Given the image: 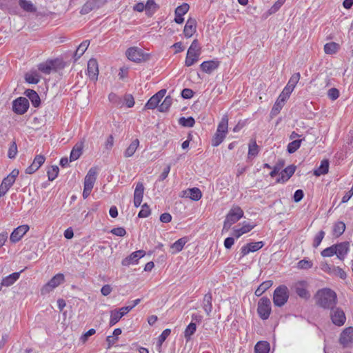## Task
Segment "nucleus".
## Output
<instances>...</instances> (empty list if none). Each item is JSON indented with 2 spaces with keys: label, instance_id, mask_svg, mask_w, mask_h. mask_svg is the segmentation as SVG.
Masks as SVG:
<instances>
[{
  "label": "nucleus",
  "instance_id": "nucleus-59",
  "mask_svg": "<svg viewBox=\"0 0 353 353\" xmlns=\"http://www.w3.org/2000/svg\"><path fill=\"white\" fill-rule=\"evenodd\" d=\"M312 262L306 259L301 260L297 264V267L299 269L307 270L312 268Z\"/></svg>",
  "mask_w": 353,
  "mask_h": 353
},
{
  "label": "nucleus",
  "instance_id": "nucleus-11",
  "mask_svg": "<svg viewBox=\"0 0 353 353\" xmlns=\"http://www.w3.org/2000/svg\"><path fill=\"white\" fill-rule=\"evenodd\" d=\"M29 226L28 225H21L15 228L11 233L10 236V241L12 243H17L19 241L21 238L27 233L29 230Z\"/></svg>",
  "mask_w": 353,
  "mask_h": 353
},
{
  "label": "nucleus",
  "instance_id": "nucleus-28",
  "mask_svg": "<svg viewBox=\"0 0 353 353\" xmlns=\"http://www.w3.org/2000/svg\"><path fill=\"white\" fill-rule=\"evenodd\" d=\"M83 148V143L82 142L77 143L73 147L70 155V161H74L77 160L82 154Z\"/></svg>",
  "mask_w": 353,
  "mask_h": 353
},
{
  "label": "nucleus",
  "instance_id": "nucleus-63",
  "mask_svg": "<svg viewBox=\"0 0 353 353\" xmlns=\"http://www.w3.org/2000/svg\"><path fill=\"white\" fill-rule=\"evenodd\" d=\"M285 0H278L270 8L269 13L273 14L277 12L281 6L284 3Z\"/></svg>",
  "mask_w": 353,
  "mask_h": 353
},
{
  "label": "nucleus",
  "instance_id": "nucleus-15",
  "mask_svg": "<svg viewBox=\"0 0 353 353\" xmlns=\"http://www.w3.org/2000/svg\"><path fill=\"white\" fill-rule=\"evenodd\" d=\"M264 245V243L263 241H258V242H254V243H247L244 246H243L241 249V257L245 256V255L248 254L250 252H256L261 248H263Z\"/></svg>",
  "mask_w": 353,
  "mask_h": 353
},
{
  "label": "nucleus",
  "instance_id": "nucleus-24",
  "mask_svg": "<svg viewBox=\"0 0 353 353\" xmlns=\"http://www.w3.org/2000/svg\"><path fill=\"white\" fill-rule=\"evenodd\" d=\"M19 6L25 12L34 13L37 8L30 0H18Z\"/></svg>",
  "mask_w": 353,
  "mask_h": 353
},
{
  "label": "nucleus",
  "instance_id": "nucleus-41",
  "mask_svg": "<svg viewBox=\"0 0 353 353\" xmlns=\"http://www.w3.org/2000/svg\"><path fill=\"white\" fill-rule=\"evenodd\" d=\"M54 68V61H50L45 63H40L38 69L44 74H49Z\"/></svg>",
  "mask_w": 353,
  "mask_h": 353
},
{
  "label": "nucleus",
  "instance_id": "nucleus-25",
  "mask_svg": "<svg viewBox=\"0 0 353 353\" xmlns=\"http://www.w3.org/2000/svg\"><path fill=\"white\" fill-rule=\"evenodd\" d=\"M21 272H23V270L19 272H14L3 278L1 280V285H3L5 287H10L12 285L19 279Z\"/></svg>",
  "mask_w": 353,
  "mask_h": 353
},
{
  "label": "nucleus",
  "instance_id": "nucleus-43",
  "mask_svg": "<svg viewBox=\"0 0 353 353\" xmlns=\"http://www.w3.org/2000/svg\"><path fill=\"white\" fill-rule=\"evenodd\" d=\"M259 146L256 144V141H254L252 143L249 144L248 158L252 159L255 157L259 154Z\"/></svg>",
  "mask_w": 353,
  "mask_h": 353
},
{
  "label": "nucleus",
  "instance_id": "nucleus-46",
  "mask_svg": "<svg viewBox=\"0 0 353 353\" xmlns=\"http://www.w3.org/2000/svg\"><path fill=\"white\" fill-rule=\"evenodd\" d=\"M303 139L294 140L288 145V152L290 154L295 152L301 146Z\"/></svg>",
  "mask_w": 353,
  "mask_h": 353
},
{
  "label": "nucleus",
  "instance_id": "nucleus-10",
  "mask_svg": "<svg viewBox=\"0 0 353 353\" xmlns=\"http://www.w3.org/2000/svg\"><path fill=\"white\" fill-rule=\"evenodd\" d=\"M166 94V90L162 89L159 90L157 93L153 95L146 103L145 108L149 110H153L156 108L161 100L164 97Z\"/></svg>",
  "mask_w": 353,
  "mask_h": 353
},
{
  "label": "nucleus",
  "instance_id": "nucleus-56",
  "mask_svg": "<svg viewBox=\"0 0 353 353\" xmlns=\"http://www.w3.org/2000/svg\"><path fill=\"white\" fill-rule=\"evenodd\" d=\"M25 79L29 83L37 84L39 81V77L37 74H26Z\"/></svg>",
  "mask_w": 353,
  "mask_h": 353
},
{
  "label": "nucleus",
  "instance_id": "nucleus-57",
  "mask_svg": "<svg viewBox=\"0 0 353 353\" xmlns=\"http://www.w3.org/2000/svg\"><path fill=\"white\" fill-rule=\"evenodd\" d=\"M324 236H325V232L323 230L319 231L314 239L313 247L317 248L321 244Z\"/></svg>",
  "mask_w": 353,
  "mask_h": 353
},
{
  "label": "nucleus",
  "instance_id": "nucleus-1",
  "mask_svg": "<svg viewBox=\"0 0 353 353\" xmlns=\"http://www.w3.org/2000/svg\"><path fill=\"white\" fill-rule=\"evenodd\" d=\"M350 251V243L343 241L334 244L321 251V256L323 257H331L334 254L340 261H344Z\"/></svg>",
  "mask_w": 353,
  "mask_h": 353
},
{
  "label": "nucleus",
  "instance_id": "nucleus-44",
  "mask_svg": "<svg viewBox=\"0 0 353 353\" xmlns=\"http://www.w3.org/2000/svg\"><path fill=\"white\" fill-rule=\"evenodd\" d=\"M172 102V99L170 96H167L163 101L159 105V110L160 112H166L170 107Z\"/></svg>",
  "mask_w": 353,
  "mask_h": 353
},
{
  "label": "nucleus",
  "instance_id": "nucleus-54",
  "mask_svg": "<svg viewBox=\"0 0 353 353\" xmlns=\"http://www.w3.org/2000/svg\"><path fill=\"white\" fill-rule=\"evenodd\" d=\"M332 274L342 279H345L347 277L345 272L339 266H334Z\"/></svg>",
  "mask_w": 353,
  "mask_h": 353
},
{
  "label": "nucleus",
  "instance_id": "nucleus-16",
  "mask_svg": "<svg viewBox=\"0 0 353 353\" xmlns=\"http://www.w3.org/2000/svg\"><path fill=\"white\" fill-rule=\"evenodd\" d=\"M339 342L343 346H347L353 342V327H348L341 333Z\"/></svg>",
  "mask_w": 353,
  "mask_h": 353
},
{
  "label": "nucleus",
  "instance_id": "nucleus-21",
  "mask_svg": "<svg viewBox=\"0 0 353 353\" xmlns=\"http://www.w3.org/2000/svg\"><path fill=\"white\" fill-rule=\"evenodd\" d=\"M294 290L296 294L304 299H308L310 297L309 291L306 289V283L301 281L295 284Z\"/></svg>",
  "mask_w": 353,
  "mask_h": 353
},
{
  "label": "nucleus",
  "instance_id": "nucleus-30",
  "mask_svg": "<svg viewBox=\"0 0 353 353\" xmlns=\"http://www.w3.org/2000/svg\"><path fill=\"white\" fill-rule=\"evenodd\" d=\"M329 170V161L327 159H323L321 162L320 166L314 171V174L316 176L325 174Z\"/></svg>",
  "mask_w": 353,
  "mask_h": 353
},
{
  "label": "nucleus",
  "instance_id": "nucleus-29",
  "mask_svg": "<svg viewBox=\"0 0 353 353\" xmlns=\"http://www.w3.org/2000/svg\"><path fill=\"white\" fill-rule=\"evenodd\" d=\"M14 181L15 180L8 176L3 179L0 185V196H4L7 193Z\"/></svg>",
  "mask_w": 353,
  "mask_h": 353
},
{
  "label": "nucleus",
  "instance_id": "nucleus-2",
  "mask_svg": "<svg viewBox=\"0 0 353 353\" xmlns=\"http://www.w3.org/2000/svg\"><path fill=\"white\" fill-rule=\"evenodd\" d=\"M316 299L317 304L325 309L334 307L337 301L336 292L327 288L318 291Z\"/></svg>",
  "mask_w": 353,
  "mask_h": 353
},
{
  "label": "nucleus",
  "instance_id": "nucleus-39",
  "mask_svg": "<svg viewBox=\"0 0 353 353\" xmlns=\"http://www.w3.org/2000/svg\"><path fill=\"white\" fill-rule=\"evenodd\" d=\"M123 316L119 310H113L110 312V326L114 325Z\"/></svg>",
  "mask_w": 353,
  "mask_h": 353
},
{
  "label": "nucleus",
  "instance_id": "nucleus-12",
  "mask_svg": "<svg viewBox=\"0 0 353 353\" xmlns=\"http://www.w3.org/2000/svg\"><path fill=\"white\" fill-rule=\"evenodd\" d=\"M145 254V252L143 250L134 252L130 255L123 259L121 264L123 266H129L131 264L137 263L139 259L144 256Z\"/></svg>",
  "mask_w": 353,
  "mask_h": 353
},
{
  "label": "nucleus",
  "instance_id": "nucleus-19",
  "mask_svg": "<svg viewBox=\"0 0 353 353\" xmlns=\"http://www.w3.org/2000/svg\"><path fill=\"white\" fill-rule=\"evenodd\" d=\"M144 192V186L143 183L139 182L137 183L134 192V205L136 208L140 206Z\"/></svg>",
  "mask_w": 353,
  "mask_h": 353
},
{
  "label": "nucleus",
  "instance_id": "nucleus-5",
  "mask_svg": "<svg viewBox=\"0 0 353 353\" xmlns=\"http://www.w3.org/2000/svg\"><path fill=\"white\" fill-rule=\"evenodd\" d=\"M288 299L289 290L285 285H279L274 290L273 294V303L275 306L282 307L287 303Z\"/></svg>",
  "mask_w": 353,
  "mask_h": 353
},
{
  "label": "nucleus",
  "instance_id": "nucleus-62",
  "mask_svg": "<svg viewBox=\"0 0 353 353\" xmlns=\"http://www.w3.org/2000/svg\"><path fill=\"white\" fill-rule=\"evenodd\" d=\"M327 96L331 100L334 101L339 98V91L335 88H330L327 92Z\"/></svg>",
  "mask_w": 353,
  "mask_h": 353
},
{
  "label": "nucleus",
  "instance_id": "nucleus-50",
  "mask_svg": "<svg viewBox=\"0 0 353 353\" xmlns=\"http://www.w3.org/2000/svg\"><path fill=\"white\" fill-rule=\"evenodd\" d=\"M179 123L180 125L185 127H193L195 121L192 117L188 118L181 117L179 119Z\"/></svg>",
  "mask_w": 353,
  "mask_h": 353
},
{
  "label": "nucleus",
  "instance_id": "nucleus-37",
  "mask_svg": "<svg viewBox=\"0 0 353 353\" xmlns=\"http://www.w3.org/2000/svg\"><path fill=\"white\" fill-rule=\"evenodd\" d=\"M145 6V13L148 16H152L159 8V6L154 2V0H148Z\"/></svg>",
  "mask_w": 353,
  "mask_h": 353
},
{
  "label": "nucleus",
  "instance_id": "nucleus-33",
  "mask_svg": "<svg viewBox=\"0 0 353 353\" xmlns=\"http://www.w3.org/2000/svg\"><path fill=\"white\" fill-rule=\"evenodd\" d=\"M90 41L88 40L83 41L77 48L74 54V60L77 61L78 59H79L85 52L88 47L89 46Z\"/></svg>",
  "mask_w": 353,
  "mask_h": 353
},
{
  "label": "nucleus",
  "instance_id": "nucleus-13",
  "mask_svg": "<svg viewBox=\"0 0 353 353\" xmlns=\"http://www.w3.org/2000/svg\"><path fill=\"white\" fill-rule=\"evenodd\" d=\"M87 70L90 80L97 81L99 75V68L97 59L92 58L88 61Z\"/></svg>",
  "mask_w": 353,
  "mask_h": 353
},
{
  "label": "nucleus",
  "instance_id": "nucleus-17",
  "mask_svg": "<svg viewBox=\"0 0 353 353\" xmlns=\"http://www.w3.org/2000/svg\"><path fill=\"white\" fill-rule=\"evenodd\" d=\"M46 158L43 155H37L32 164L26 170V173L33 174L45 162Z\"/></svg>",
  "mask_w": 353,
  "mask_h": 353
},
{
  "label": "nucleus",
  "instance_id": "nucleus-7",
  "mask_svg": "<svg viewBox=\"0 0 353 353\" xmlns=\"http://www.w3.org/2000/svg\"><path fill=\"white\" fill-rule=\"evenodd\" d=\"M64 281L65 277L63 274H57L41 288V294H46L49 293L55 288L63 283Z\"/></svg>",
  "mask_w": 353,
  "mask_h": 353
},
{
  "label": "nucleus",
  "instance_id": "nucleus-38",
  "mask_svg": "<svg viewBox=\"0 0 353 353\" xmlns=\"http://www.w3.org/2000/svg\"><path fill=\"white\" fill-rule=\"evenodd\" d=\"M340 46L335 42H330L324 46V52L327 54H333L338 52Z\"/></svg>",
  "mask_w": 353,
  "mask_h": 353
},
{
  "label": "nucleus",
  "instance_id": "nucleus-9",
  "mask_svg": "<svg viewBox=\"0 0 353 353\" xmlns=\"http://www.w3.org/2000/svg\"><path fill=\"white\" fill-rule=\"evenodd\" d=\"M29 108L28 99L20 97L12 102V110L17 114H23Z\"/></svg>",
  "mask_w": 353,
  "mask_h": 353
},
{
  "label": "nucleus",
  "instance_id": "nucleus-27",
  "mask_svg": "<svg viewBox=\"0 0 353 353\" xmlns=\"http://www.w3.org/2000/svg\"><path fill=\"white\" fill-rule=\"evenodd\" d=\"M25 94L31 101V103L34 107L37 108L40 105V97L34 90L28 89L26 90Z\"/></svg>",
  "mask_w": 353,
  "mask_h": 353
},
{
  "label": "nucleus",
  "instance_id": "nucleus-20",
  "mask_svg": "<svg viewBox=\"0 0 353 353\" xmlns=\"http://www.w3.org/2000/svg\"><path fill=\"white\" fill-rule=\"evenodd\" d=\"M103 5V3H100L97 0H88L86 3L82 6L80 13L81 14H86L90 12L92 10L99 8Z\"/></svg>",
  "mask_w": 353,
  "mask_h": 353
},
{
  "label": "nucleus",
  "instance_id": "nucleus-40",
  "mask_svg": "<svg viewBox=\"0 0 353 353\" xmlns=\"http://www.w3.org/2000/svg\"><path fill=\"white\" fill-rule=\"evenodd\" d=\"M196 330V325L195 323L191 322L185 328L184 332V337L187 341L190 340L191 336Z\"/></svg>",
  "mask_w": 353,
  "mask_h": 353
},
{
  "label": "nucleus",
  "instance_id": "nucleus-47",
  "mask_svg": "<svg viewBox=\"0 0 353 353\" xmlns=\"http://www.w3.org/2000/svg\"><path fill=\"white\" fill-rule=\"evenodd\" d=\"M225 137V134L219 133L218 132H216L212 140V146L217 147L218 145H219L223 142Z\"/></svg>",
  "mask_w": 353,
  "mask_h": 353
},
{
  "label": "nucleus",
  "instance_id": "nucleus-48",
  "mask_svg": "<svg viewBox=\"0 0 353 353\" xmlns=\"http://www.w3.org/2000/svg\"><path fill=\"white\" fill-rule=\"evenodd\" d=\"M59 171V167L57 165H52L50 168H49L48 170V180L50 181L54 180L58 176Z\"/></svg>",
  "mask_w": 353,
  "mask_h": 353
},
{
  "label": "nucleus",
  "instance_id": "nucleus-22",
  "mask_svg": "<svg viewBox=\"0 0 353 353\" xmlns=\"http://www.w3.org/2000/svg\"><path fill=\"white\" fill-rule=\"evenodd\" d=\"M219 63L220 62L215 59L206 61H203L201 64L200 67L203 72L208 74H210L211 72H212V71H214L219 67Z\"/></svg>",
  "mask_w": 353,
  "mask_h": 353
},
{
  "label": "nucleus",
  "instance_id": "nucleus-26",
  "mask_svg": "<svg viewBox=\"0 0 353 353\" xmlns=\"http://www.w3.org/2000/svg\"><path fill=\"white\" fill-rule=\"evenodd\" d=\"M212 294L210 293H208V294H205L203 299L202 307L208 316H210V313L212 310Z\"/></svg>",
  "mask_w": 353,
  "mask_h": 353
},
{
  "label": "nucleus",
  "instance_id": "nucleus-45",
  "mask_svg": "<svg viewBox=\"0 0 353 353\" xmlns=\"http://www.w3.org/2000/svg\"><path fill=\"white\" fill-rule=\"evenodd\" d=\"M186 243V238H181L172 245L171 248L173 249L176 252H180L181 250H182L183 246Z\"/></svg>",
  "mask_w": 353,
  "mask_h": 353
},
{
  "label": "nucleus",
  "instance_id": "nucleus-58",
  "mask_svg": "<svg viewBox=\"0 0 353 353\" xmlns=\"http://www.w3.org/2000/svg\"><path fill=\"white\" fill-rule=\"evenodd\" d=\"M284 104L285 103L277 99L274 105H273L271 113L274 115L279 114L282 108L283 107Z\"/></svg>",
  "mask_w": 353,
  "mask_h": 353
},
{
  "label": "nucleus",
  "instance_id": "nucleus-60",
  "mask_svg": "<svg viewBox=\"0 0 353 353\" xmlns=\"http://www.w3.org/2000/svg\"><path fill=\"white\" fill-rule=\"evenodd\" d=\"M17 154V145L16 143L14 141L10 145L8 152V157L10 159H14Z\"/></svg>",
  "mask_w": 353,
  "mask_h": 353
},
{
  "label": "nucleus",
  "instance_id": "nucleus-49",
  "mask_svg": "<svg viewBox=\"0 0 353 353\" xmlns=\"http://www.w3.org/2000/svg\"><path fill=\"white\" fill-rule=\"evenodd\" d=\"M301 74L299 72H296L293 74L290 80L288 81L287 85H290V88H292L293 90L296 87L297 83L300 80Z\"/></svg>",
  "mask_w": 353,
  "mask_h": 353
},
{
  "label": "nucleus",
  "instance_id": "nucleus-53",
  "mask_svg": "<svg viewBox=\"0 0 353 353\" xmlns=\"http://www.w3.org/2000/svg\"><path fill=\"white\" fill-rule=\"evenodd\" d=\"M171 330L170 329H165L163 331L161 334L159 336L157 345L160 347L163 343L166 340L168 336L170 334Z\"/></svg>",
  "mask_w": 353,
  "mask_h": 353
},
{
  "label": "nucleus",
  "instance_id": "nucleus-55",
  "mask_svg": "<svg viewBox=\"0 0 353 353\" xmlns=\"http://www.w3.org/2000/svg\"><path fill=\"white\" fill-rule=\"evenodd\" d=\"M150 214V209L149 206L147 205V203H144L141 207V210L138 214V216L139 218H145L148 217Z\"/></svg>",
  "mask_w": 353,
  "mask_h": 353
},
{
  "label": "nucleus",
  "instance_id": "nucleus-51",
  "mask_svg": "<svg viewBox=\"0 0 353 353\" xmlns=\"http://www.w3.org/2000/svg\"><path fill=\"white\" fill-rule=\"evenodd\" d=\"M284 166V161L279 160L276 164L273 167L272 170L270 172V175L271 177H274L277 175L281 168Z\"/></svg>",
  "mask_w": 353,
  "mask_h": 353
},
{
  "label": "nucleus",
  "instance_id": "nucleus-18",
  "mask_svg": "<svg viewBox=\"0 0 353 353\" xmlns=\"http://www.w3.org/2000/svg\"><path fill=\"white\" fill-rule=\"evenodd\" d=\"M97 168H91L88 172L84 179V187L93 188L94 184L97 179Z\"/></svg>",
  "mask_w": 353,
  "mask_h": 353
},
{
  "label": "nucleus",
  "instance_id": "nucleus-32",
  "mask_svg": "<svg viewBox=\"0 0 353 353\" xmlns=\"http://www.w3.org/2000/svg\"><path fill=\"white\" fill-rule=\"evenodd\" d=\"M139 145V141L138 139H135L132 141L130 145L126 148L124 152V157L126 158L130 157L134 155L137 148Z\"/></svg>",
  "mask_w": 353,
  "mask_h": 353
},
{
  "label": "nucleus",
  "instance_id": "nucleus-36",
  "mask_svg": "<svg viewBox=\"0 0 353 353\" xmlns=\"http://www.w3.org/2000/svg\"><path fill=\"white\" fill-rule=\"evenodd\" d=\"M228 128V117L227 115H223L220 123L218 125L216 132L219 133H223L226 135Z\"/></svg>",
  "mask_w": 353,
  "mask_h": 353
},
{
  "label": "nucleus",
  "instance_id": "nucleus-6",
  "mask_svg": "<svg viewBox=\"0 0 353 353\" xmlns=\"http://www.w3.org/2000/svg\"><path fill=\"white\" fill-rule=\"evenodd\" d=\"M272 311L270 299L266 296L262 297L258 302L257 313L261 319L266 320Z\"/></svg>",
  "mask_w": 353,
  "mask_h": 353
},
{
  "label": "nucleus",
  "instance_id": "nucleus-8",
  "mask_svg": "<svg viewBox=\"0 0 353 353\" xmlns=\"http://www.w3.org/2000/svg\"><path fill=\"white\" fill-rule=\"evenodd\" d=\"M330 319L332 323L339 327L343 325L346 321V316L343 310L335 306L331 308Z\"/></svg>",
  "mask_w": 353,
  "mask_h": 353
},
{
  "label": "nucleus",
  "instance_id": "nucleus-31",
  "mask_svg": "<svg viewBox=\"0 0 353 353\" xmlns=\"http://www.w3.org/2000/svg\"><path fill=\"white\" fill-rule=\"evenodd\" d=\"M254 225L246 223L245 222L243 223V226L239 229H235L234 230V235L236 236V238H239L241 235L243 234H245L248 232H250L251 230H252L254 228Z\"/></svg>",
  "mask_w": 353,
  "mask_h": 353
},
{
  "label": "nucleus",
  "instance_id": "nucleus-14",
  "mask_svg": "<svg viewBox=\"0 0 353 353\" xmlns=\"http://www.w3.org/2000/svg\"><path fill=\"white\" fill-rule=\"evenodd\" d=\"M127 57L134 62H139L143 59L144 55L141 49L137 47H132L126 51Z\"/></svg>",
  "mask_w": 353,
  "mask_h": 353
},
{
  "label": "nucleus",
  "instance_id": "nucleus-64",
  "mask_svg": "<svg viewBox=\"0 0 353 353\" xmlns=\"http://www.w3.org/2000/svg\"><path fill=\"white\" fill-rule=\"evenodd\" d=\"M110 232L112 234L118 236H123L126 234L125 230L121 227L113 228L112 230H111Z\"/></svg>",
  "mask_w": 353,
  "mask_h": 353
},
{
  "label": "nucleus",
  "instance_id": "nucleus-3",
  "mask_svg": "<svg viewBox=\"0 0 353 353\" xmlns=\"http://www.w3.org/2000/svg\"><path fill=\"white\" fill-rule=\"evenodd\" d=\"M243 211L239 206H234L227 214L223 223V230L228 231L231 225L243 216Z\"/></svg>",
  "mask_w": 353,
  "mask_h": 353
},
{
  "label": "nucleus",
  "instance_id": "nucleus-34",
  "mask_svg": "<svg viewBox=\"0 0 353 353\" xmlns=\"http://www.w3.org/2000/svg\"><path fill=\"white\" fill-rule=\"evenodd\" d=\"M273 284L272 281L268 280L263 282L258 288L255 290V295L256 296H261L266 290H268Z\"/></svg>",
  "mask_w": 353,
  "mask_h": 353
},
{
  "label": "nucleus",
  "instance_id": "nucleus-42",
  "mask_svg": "<svg viewBox=\"0 0 353 353\" xmlns=\"http://www.w3.org/2000/svg\"><path fill=\"white\" fill-rule=\"evenodd\" d=\"M345 223L342 221H338L334 225L333 234L338 237V236H341L345 232Z\"/></svg>",
  "mask_w": 353,
  "mask_h": 353
},
{
  "label": "nucleus",
  "instance_id": "nucleus-35",
  "mask_svg": "<svg viewBox=\"0 0 353 353\" xmlns=\"http://www.w3.org/2000/svg\"><path fill=\"white\" fill-rule=\"evenodd\" d=\"M255 353H268L270 344L267 341H259L254 347Z\"/></svg>",
  "mask_w": 353,
  "mask_h": 353
},
{
  "label": "nucleus",
  "instance_id": "nucleus-23",
  "mask_svg": "<svg viewBox=\"0 0 353 353\" xmlns=\"http://www.w3.org/2000/svg\"><path fill=\"white\" fill-rule=\"evenodd\" d=\"M183 194L184 196L196 201H199L202 196L201 191L198 188H189L183 192Z\"/></svg>",
  "mask_w": 353,
  "mask_h": 353
},
{
  "label": "nucleus",
  "instance_id": "nucleus-4",
  "mask_svg": "<svg viewBox=\"0 0 353 353\" xmlns=\"http://www.w3.org/2000/svg\"><path fill=\"white\" fill-rule=\"evenodd\" d=\"M201 54V48L199 47L197 39H194L187 52L185 64L187 67H190L198 61Z\"/></svg>",
  "mask_w": 353,
  "mask_h": 353
},
{
  "label": "nucleus",
  "instance_id": "nucleus-61",
  "mask_svg": "<svg viewBox=\"0 0 353 353\" xmlns=\"http://www.w3.org/2000/svg\"><path fill=\"white\" fill-rule=\"evenodd\" d=\"M196 32V28L190 26L189 25H185L183 34L185 37L190 38L191 37L194 33Z\"/></svg>",
  "mask_w": 353,
  "mask_h": 353
},
{
  "label": "nucleus",
  "instance_id": "nucleus-52",
  "mask_svg": "<svg viewBox=\"0 0 353 353\" xmlns=\"http://www.w3.org/2000/svg\"><path fill=\"white\" fill-rule=\"evenodd\" d=\"M190 6L188 3H184L182 5L178 6L175 9L174 14H177L178 15H184L189 10Z\"/></svg>",
  "mask_w": 353,
  "mask_h": 353
}]
</instances>
